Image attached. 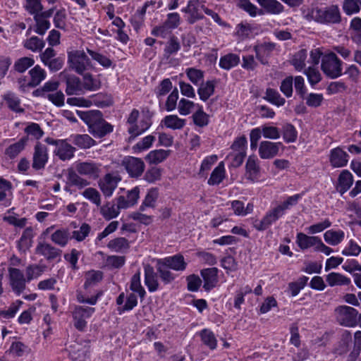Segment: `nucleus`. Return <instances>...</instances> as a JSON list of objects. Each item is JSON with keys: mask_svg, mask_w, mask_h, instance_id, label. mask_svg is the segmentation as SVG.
<instances>
[{"mask_svg": "<svg viewBox=\"0 0 361 361\" xmlns=\"http://www.w3.org/2000/svg\"><path fill=\"white\" fill-rule=\"evenodd\" d=\"M78 116L87 126L88 132L96 139H102L114 131V126L107 122L99 110H76Z\"/></svg>", "mask_w": 361, "mask_h": 361, "instance_id": "nucleus-1", "label": "nucleus"}, {"mask_svg": "<svg viewBox=\"0 0 361 361\" xmlns=\"http://www.w3.org/2000/svg\"><path fill=\"white\" fill-rule=\"evenodd\" d=\"M67 57L69 68L79 75L93 68L90 59L82 50L68 51Z\"/></svg>", "mask_w": 361, "mask_h": 361, "instance_id": "nucleus-2", "label": "nucleus"}, {"mask_svg": "<svg viewBox=\"0 0 361 361\" xmlns=\"http://www.w3.org/2000/svg\"><path fill=\"white\" fill-rule=\"evenodd\" d=\"M310 16L315 21L324 24L338 23L341 20L339 8L335 5L324 8H314Z\"/></svg>", "mask_w": 361, "mask_h": 361, "instance_id": "nucleus-3", "label": "nucleus"}, {"mask_svg": "<svg viewBox=\"0 0 361 361\" xmlns=\"http://www.w3.org/2000/svg\"><path fill=\"white\" fill-rule=\"evenodd\" d=\"M322 70L330 78H337L342 74V61L334 52H330L322 56Z\"/></svg>", "mask_w": 361, "mask_h": 361, "instance_id": "nucleus-4", "label": "nucleus"}, {"mask_svg": "<svg viewBox=\"0 0 361 361\" xmlns=\"http://www.w3.org/2000/svg\"><path fill=\"white\" fill-rule=\"evenodd\" d=\"M8 279L9 286L16 296H20L26 289L27 283H29L23 271L16 267L8 268Z\"/></svg>", "mask_w": 361, "mask_h": 361, "instance_id": "nucleus-5", "label": "nucleus"}, {"mask_svg": "<svg viewBox=\"0 0 361 361\" xmlns=\"http://www.w3.org/2000/svg\"><path fill=\"white\" fill-rule=\"evenodd\" d=\"M95 312V308L87 306L76 305L72 311L74 327L79 331L83 332L87 329V319Z\"/></svg>", "mask_w": 361, "mask_h": 361, "instance_id": "nucleus-6", "label": "nucleus"}, {"mask_svg": "<svg viewBox=\"0 0 361 361\" xmlns=\"http://www.w3.org/2000/svg\"><path fill=\"white\" fill-rule=\"evenodd\" d=\"M358 312L356 309L347 306L341 305L334 310V315L338 323L345 326H355L357 324Z\"/></svg>", "mask_w": 361, "mask_h": 361, "instance_id": "nucleus-7", "label": "nucleus"}, {"mask_svg": "<svg viewBox=\"0 0 361 361\" xmlns=\"http://www.w3.org/2000/svg\"><path fill=\"white\" fill-rule=\"evenodd\" d=\"M122 165L129 176L135 178H140L143 174L145 168L142 159L131 156L126 157L122 161Z\"/></svg>", "mask_w": 361, "mask_h": 361, "instance_id": "nucleus-8", "label": "nucleus"}, {"mask_svg": "<svg viewBox=\"0 0 361 361\" xmlns=\"http://www.w3.org/2000/svg\"><path fill=\"white\" fill-rule=\"evenodd\" d=\"M37 255L44 257L48 262H51L58 259V262L61 261L62 250L57 248L49 243L39 242L35 249Z\"/></svg>", "mask_w": 361, "mask_h": 361, "instance_id": "nucleus-9", "label": "nucleus"}, {"mask_svg": "<svg viewBox=\"0 0 361 361\" xmlns=\"http://www.w3.org/2000/svg\"><path fill=\"white\" fill-rule=\"evenodd\" d=\"M284 214L285 210L279 204L276 207L270 210L259 223L255 224L254 226L259 231L265 230Z\"/></svg>", "mask_w": 361, "mask_h": 361, "instance_id": "nucleus-10", "label": "nucleus"}, {"mask_svg": "<svg viewBox=\"0 0 361 361\" xmlns=\"http://www.w3.org/2000/svg\"><path fill=\"white\" fill-rule=\"evenodd\" d=\"M203 279V288L210 292L218 283V269L216 267L205 268L200 271Z\"/></svg>", "mask_w": 361, "mask_h": 361, "instance_id": "nucleus-11", "label": "nucleus"}, {"mask_svg": "<svg viewBox=\"0 0 361 361\" xmlns=\"http://www.w3.org/2000/svg\"><path fill=\"white\" fill-rule=\"evenodd\" d=\"M48 159L49 157L47 152V147L42 145L40 143H37L35 146V152L33 154L32 164L33 169L36 171L43 169L48 161Z\"/></svg>", "mask_w": 361, "mask_h": 361, "instance_id": "nucleus-12", "label": "nucleus"}, {"mask_svg": "<svg viewBox=\"0 0 361 361\" xmlns=\"http://www.w3.org/2000/svg\"><path fill=\"white\" fill-rule=\"evenodd\" d=\"M200 0H188L187 6L181 8V12L189 14L187 20L189 24H194L204 18V15L199 12Z\"/></svg>", "mask_w": 361, "mask_h": 361, "instance_id": "nucleus-13", "label": "nucleus"}, {"mask_svg": "<svg viewBox=\"0 0 361 361\" xmlns=\"http://www.w3.org/2000/svg\"><path fill=\"white\" fill-rule=\"evenodd\" d=\"M160 260L165 267L176 271H185L188 265L183 255L180 253L166 257Z\"/></svg>", "mask_w": 361, "mask_h": 361, "instance_id": "nucleus-14", "label": "nucleus"}, {"mask_svg": "<svg viewBox=\"0 0 361 361\" xmlns=\"http://www.w3.org/2000/svg\"><path fill=\"white\" fill-rule=\"evenodd\" d=\"M119 180L120 179L116 176L111 173H107L103 180L99 182V187L106 197H110L113 195Z\"/></svg>", "mask_w": 361, "mask_h": 361, "instance_id": "nucleus-15", "label": "nucleus"}, {"mask_svg": "<svg viewBox=\"0 0 361 361\" xmlns=\"http://www.w3.org/2000/svg\"><path fill=\"white\" fill-rule=\"evenodd\" d=\"M34 238L33 228L31 226L24 229L20 239L17 241L16 247L20 253L25 254L32 246Z\"/></svg>", "mask_w": 361, "mask_h": 361, "instance_id": "nucleus-16", "label": "nucleus"}, {"mask_svg": "<svg viewBox=\"0 0 361 361\" xmlns=\"http://www.w3.org/2000/svg\"><path fill=\"white\" fill-rule=\"evenodd\" d=\"M281 145V142H262L259 147L260 157L264 159H269L274 157L278 154L279 147Z\"/></svg>", "mask_w": 361, "mask_h": 361, "instance_id": "nucleus-17", "label": "nucleus"}, {"mask_svg": "<svg viewBox=\"0 0 361 361\" xmlns=\"http://www.w3.org/2000/svg\"><path fill=\"white\" fill-rule=\"evenodd\" d=\"M348 157V154L341 147H336L330 152L329 161L334 168L343 167L346 166Z\"/></svg>", "mask_w": 361, "mask_h": 361, "instance_id": "nucleus-18", "label": "nucleus"}, {"mask_svg": "<svg viewBox=\"0 0 361 361\" xmlns=\"http://www.w3.org/2000/svg\"><path fill=\"white\" fill-rule=\"evenodd\" d=\"M68 140L80 149H90L97 145V142L87 134H72Z\"/></svg>", "mask_w": 361, "mask_h": 361, "instance_id": "nucleus-19", "label": "nucleus"}, {"mask_svg": "<svg viewBox=\"0 0 361 361\" xmlns=\"http://www.w3.org/2000/svg\"><path fill=\"white\" fill-rule=\"evenodd\" d=\"M75 152V147L68 143L66 140H62L54 152L61 161H67L74 157Z\"/></svg>", "mask_w": 361, "mask_h": 361, "instance_id": "nucleus-20", "label": "nucleus"}, {"mask_svg": "<svg viewBox=\"0 0 361 361\" xmlns=\"http://www.w3.org/2000/svg\"><path fill=\"white\" fill-rule=\"evenodd\" d=\"M145 284L147 287L149 292L154 293L159 289V282L157 279V273L154 271V268L147 265L144 268Z\"/></svg>", "mask_w": 361, "mask_h": 361, "instance_id": "nucleus-21", "label": "nucleus"}, {"mask_svg": "<svg viewBox=\"0 0 361 361\" xmlns=\"http://www.w3.org/2000/svg\"><path fill=\"white\" fill-rule=\"evenodd\" d=\"M159 195V189L157 188H149L139 207V210L144 212L146 208H155Z\"/></svg>", "mask_w": 361, "mask_h": 361, "instance_id": "nucleus-22", "label": "nucleus"}, {"mask_svg": "<svg viewBox=\"0 0 361 361\" xmlns=\"http://www.w3.org/2000/svg\"><path fill=\"white\" fill-rule=\"evenodd\" d=\"M216 85V80L215 79L207 80L205 82H202L197 89L200 99L202 102H207L214 94Z\"/></svg>", "mask_w": 361, "mask_h": 361, "instance_id": "nucleus-23", "label": "nucleus"}, {"mask_svg": "<svg viewBox=\"0 0 361 361\" xmlns=\"http://www.w3.org/2000/svg\"><path fill=\"white\" fill-rule=\"evenodd\" d=\"M202 345L213 351L217 348V339L214 333L209 329H203L198 332Z\"/></svg>", "mask_w": 361, "mask_h": 361, "instance_id": "nucleus-24", "label": "nucleus"}, {"mask_svg": "<svg viewBox=\"0 0 361 361\" xmlns=\"http://www.w3.org/2000/svg\"><path fill=\"white\" fill-rule=\"evenodd\" d=\"M2 98L11 111L16 113L24 112V109L20 106V99L14 92H7L2 96Z\"/></svg>", "mask_w": 361, "mask_h": 361, "instance_id": "nucleus-25", "label": "nucleus"}, {"mask_svg": "<svg viewBox=\"0 0 361 361\" xmlns=\"http://www.w3.org/2000/svg\"><path fill=\"white\" fill-rule=\"evenodd\" d=\"M320 238L317 236H310L303 233L297 234L296 243L301 250H306L311 247H317Z\"/></svg>", "mask_w": 361, "mask_h": 361, "instance_id": "nucleus-26", "label": "nucleus"}, {"mask_svg": "<svg viewBox=\"0 0 361 361\" xmlns=\"http://www.w3.org/2000/svg\"><path fill=\"white\" fill-rule=\"evenodd\" d=\"M92 106L94 105L99 108H106L113 104V99L111 95L104 92H98L89 96Z\"/></svg>", "mask_w": 361, "mask_h": 361, "instance_id": "nucleus-27", "label": "nucleus"}, {"mask_svg": "<svg viewBox=\"0 0 361 361\" xmlns=\"http://www.w3.org/2000/svg\"><path fill=\"white\" fill-rule=\"evenodd\" d=\"M104 274L102 271L92 269L85 274L83 288L85 290L97 285L103 279Z\"/></svg>", "mask_w": 361, "mask_h": 361, "instance_id": "nucleus-28", "label": "nucleus"}, {"mask_svg": "<svg viewBox=\"0 0 361 361\" xmlns=\"http://www.w3.org/2000/svg\"><path fill=\"white\" fill-rule=\"evenodd\" d=\"M225 178V165L223 161H221L212 171L210 177L207 180V184L209 185H218L224 180Z\"/></svg>", "mask_w": 361, "mask_h": 361, "instance_id": "nucleus-29", "label": "nucleus"}, {"mask_svg": "<svg viewBox=\"0 0 361 361\" xmlns=\"http://www.w3.org/2000/svg\"><path fill=\"white\" fill-rule=\"evenodd\" d=\"M28 141V137L24 136L18 142L9 145L5 149V154L11 159H15L24 149Z\"/></svg>", "mask_w": 361, "mask_h": 361, "instance_id": "nucleus-30", "label": "nucleus"}, {"mask_svg": "<svg viewBox=\"0 0 361 361\" xmlns=\"http://www.w3.org/2000/svg\"><path fill=\"white\" fill-rule=\"evenodd\" d=\"M29 75H30V80L27 82V85L31 87H35L40 84L46 78V72L39 65H36L33 68L30 70Z\"/></svg>", "mask_w": 361, "mask_h": 361, "instance_id": "nucleus-31", "label": "nucleus"}, {"mask_svg": "<svg viewBox=\"0 0 361 361\" xmlns=\"http://www.w3.org/2000/svg\"><path fill=\"white\" fill-rule=\"evenodd\" d=\"M66 93L68 95L80 94L82 92V82L77 76H71L66 81Z\"/></svg>", "mask_w": 361, "mask_h": 361, "instance_id": "nucleus-32", "label": "nucleus"}, {"mask_svg": "<svg viewBox=\"0 0 361 361\" xmlns=\"http://www.w3.org/2000/svg\"><path fill=\"white\" fill-rule=\"evenodd\" d=\"M161 122L166 128L172 130H180L185 126V119L180 118L176 114L166 116Z\"/></svg>", "mask_w": 361, "mask_h": 361, "instance_id": "nucleus-33", "label": "nucleus"}, {"mask_svg": "<svg viewBox=\"0 0 361 361\" xmlns=\"http://www.w3.org/2000/svg\"><path fill=\"white\" fill-rule=\"evenodd\" d=\"M240 63V56L235 54H228L221 56L219 66L224 70L228 71Z\"/></svg>", "mask_w": 361, "mask_h": 361, "instance_id": "nucleus-34", "label": "nucleus"}, {"mask_svg": "<svg viewBox=\"0 0 361 361\" xmlns=\"http://www.w3.org/2000/svg\"><path fill=\"white\" fill-rule=\"evenodd\" d=\"M274 48L275 45L271 43L257 45L255 47L256 57L262 63L265 64L267 63V57Z\"/></svg>", "mask_w": 361, "mask_h": 361, "instance_id": "nucleus-35", "label": "nucleus"}, {"mask_svg": "<svg viewBox=\"0 0 361 361\" xmlns=\"http://www.w3.org/2000/svg\"><path fill=\"white\" fill-rule=\"evenodd\" d=\"M45 265L32 264L25 268V278L28 283L38 279L44 272Z\"/></svg>", "mask_w": 361, "mask_h": 361, "instance_id": "nucleus-36", "label": "nucleus"}, {"mask_svg": "<svg viewBox=\"0 0 361 361\" xmlns=\"http://www.w3.org/2000/svg\"><path fill=\"white\" fill-rule=\"evenodd\" d=\"M258 4L271 14H279L283 11V6L277 0H257Z\"/></svg>", "mask_w": 361, "mask_h": 361, "instance_id": "nucleus-37", "label": "nucleus"}, {"mask_svg": "<svg viewBox=\"0 0 361 361\" xmlns=\"http://www.w3.org/2000/svg\"><path fill=\"white\" fill-rule=\"evenodd\" d=\"M338 190L341 193L345 192L353 183L352 173L348 170H343L338 176Z\"/></svg>", "mask_w": 361, "mask_h": 361, "instance_id": "nucleus-38", "label": "nucleus"}, {"mask_svg": "<svg viewBox=\"0 0 361 361\" xmlns=\"http://www.w3.org/2000/svg\"><path fill=\"white\" fill-rule=\"evenodd\" d=\"M130 290H132L133 293H137L141 300L145 299L146 291L141 284L140 271L135 273L132 276L130 279Z\"/></svg>", "mask_w": 361, "mask_h": 361, "instance_id": "nucleus-39", "label": "nucleus"}, {"mask_svg": "<svg viewBox=\"0 0 361 361\" xmlns=\"http://www.w3.org/2000/svg\"><path fill=\"white\" fill-rule=\"evenodd\" d=\"M169 269L161 263L160 259L157 261V273L164 284L171 283L176 279V276Z\"/></svg>", "mask_w": 361, "mask_h": 361, "instance_id": "nucleus-40", "label": "nucleus"}, {"mask_svg": "<svg viewBox=\"0 0 361 361\" xmlns=\"http://www.w3.org/2000/svg\"><path fill=\"white\" fill-rule=\"evenodd\" d=\"M69 239L68 231L65 228L57 229L51 235V241L61 247L66 246Z\"/></svg>", "mask_w": 361, "mask_h": 361, "instance_id": "nucleus-41", "label": "nucleus"}, {"mask_svg": "<svg viewBox=\"0 0 361 361\" xmlns=\"http://www.w3.org/2000/svg\"><path fill=\"white\" fill-rule=\"evenodd\" d=\"M86 51L91 56L92 59L97 62L104 68L107 69L113 66V61L108 56L102 53L89 48H87Z\"/></svg>", "mask_w": 361, "mask_h": 361, "instance_id": "nucleus-42", "label": "nucleus"}, {"mask_svg": "<svg viewBox=\"0 0 361 361\" xmlns=\"http://www.w3.org/2000/svg\"><path fill=\"white\" fill-rule=\"evenodd\" d=\"M107 247L112 251H115L116 252H122L129 249L130 244L128 239L126 238L118 237L111 240L108 243Z\"/></svg>", "mask_w": 361, "mask_h": 361, "instance_id": "nucleus-43", "label": "nucleus"}, {"mask_svg": "<svg viewBox=\"0 0 361 361\" xmlns=\"http://www.w3.org/2000/svg\"><path fill=\"white\" fill-rule=\"evenodd\" d=\"M345 238V233L341 230H329L324 234V240L331 245H337L341 243Z\"/></svg>", "mask_w": 361, "mask_h": 361, "instance_id": "nucleus-44", "label": "nucleus"}, {"mask_svg": "<svg viewBox=\"0 0 361 361\" xmlns=\"http://www.w3.org/2000/svg\"><path fill=\"white\" fill-rule=\"evenodd\" d=\"M169 150L154 149L146 156L145 159L150 164H157L164 161L169 156Z\"/></svg>", "mask_w": 361, "mask_h": 361, "instance_id": "nucleus-45", "label": "nucleus"}, {"mask_svg": "<svg viewBox=\"0 0 361 361\" xmlns=\"http://www.w3.org/2000/svg\"><path fill=\"white\" fill-rule=\"evenodd\" d=\"M197 105L199 109L192 114V121L196 126L204 128L209 123V116L204 111L202 105Z\"/></svg>", "mask_w": 361, "mask_h": 361, "instance_id": "nucleus-46", "label": "nucleus"}, {"mask_svg": "<svg viewBox=\"0 0 361 361\" xmlns=\"http://www.w3.org/2000/svg\"><path fill=\"white\" fill-rule=\"evenodd\" d=\"M180 49V44L178 37L172 36L170 37L164 48V56L165 59H168L171 56L176 54Z\"/></svg>", "mask_w": 361, "mask_h": 361, "instance_id": "nucleus-47", "label": "nucleus"}, {"mask_svg": "<svg viewBox=\"0 0 361 361\" xmlns=\"http://www.w3.org/2000/svg\"><path fill=\"white\" fill-rule=\"evenodd\" d=\"M326 280L330 286L348 285L350 283L349 278L336 272L329 274Z\"/></svg>", "mask_w": 361, "mask_h": 361, "instance_id": "nucleus-48", "label": "nucleus"}, {"mask_svg": "<svg viewBox=\"0 0 361 361\" xmlns=\"http://www.w3.org/2000/svg\"><path fill=\"white\" fill-rule=\"evenodd\" d=\"M100 213L106 220L109 221L116 218L120 214V211L116 204L107 202L101 207Z\"/></svg>", "mask_w": 361, "mask_h": 361, "instance_id": "nucleus-49", "label": "nucleus"}, {"mask_svg": "<svg viewBox=\"0 0 361 361\" xmlns=\"http://www.w3.org/2000/svg\"><path fill=\"white\" fill-rule=\"evenodd\" d=\"M23 302L16 300L12 302L7 310H0V319H11L16 317Z\"/></svg>", "mask_w": 361, "mask_h": 361, "instance_id": "nucleus-50", "label": "nucleus"}, {"mask_svg": "<svg viewBox=\"0 0 361 361\" xmlns=\"http://www.w3.org/2000/svg\"><path fill=\"white\" fill-rule=\"evenodd\" d=\"M9 353L15 357H23L27 355L30 348L21 341H14L10 345Z\"/></svg>", "mask_w": 361, "mask_h": 361, "instance_id": "nucleus-51", "label": "nucleus"}, {"mask_svg": "<svg viewBox=\"0 0 361 361\" xmlns=\"http://www.w3.org/2000/svg\"><path fill=\"white\" fill-rule=\"evenodd\" d=\"M185 74L189 80L195 85H198L201 82H203L204 77V72L196 68H188L185 70Z\"/></svg>", "mask_w": 361, "mask_h": 361, "instance_id": "nucleus-52", "label": "nucleus"}, {"mask_svg": "<svg viewBox=\"0 0 361 361\" xmlns=\"http://www.w3.org/2000/svg\"><path fill=\"white\" fill-rule=\"evenodd\" d=\"M34 63L35 60L32 58L27 56L21 57L15 61L13 69L19 73H23L32 66Z\"/></svg>", "mask_w": 361, "mask_h": 361, "instance_id": "nucleus-53", "label": "nucleus"}, {"mask_svg": "<svg viewBox=\"0 0 361 361\" xmlns=\"http://www.w3.org/2000/svg\"><path fill=\"white\" fill-rule=\"evenodd\" d=\"M264 99L277 106H283L286 102V99L276 90L271 88L267 89Z\"/></svg>", "mask_w": 361, "mask_h": 361, "instance_id": "nucleus-54", "label": "nucleus"}, {"mask_svg": "<svg viewBox=\"0 0 361 361\" xmlns=\"http://www.w3.org/2000/svg\"><path fill=\"white\" fill-rule=\"evenodd\" d=\"M307 53L306 49H301L295 53L291 61V64L296 71H301L305 67V61Z\"/></svg>", "mask_w": 361, "mask_h": 361, "instance_id": "nucleus-55", "label": "nucleus"}, {"mask_svg": "<svg viewBox=\"0 0 361 361\" xmlns=\"http://www.w3.org/2000/svg\"><path fill=\"white\" fill-rule=\"evenodd\" d=\"M138 304L137 295L131 293L126 296V300L122 307H118L117 311L118 314H122L126 312H130L133 310Z\"/></svg>", "mask_w": 361, "mask_h": 361, "instance_id": "nucleus-56", "label": "nucleus"}, {"mask_svg": "<svg viewBox=\"0 0 361 361\" xmlns=\"http://www.w3.org/2000/svg\"><path fill=\"white\" fill-rule=\"evenodd\" d=\"M217 160L218 157L216 154L205 157L201 162L199 174L201 176H207L208 171L211 169L212 166L217 161Z\"/></svg>", "mask_w": 361, "mask_h": 361, "instance_id": "nucleus-57", "label": "nucleus"}, {"mask_svg": "<svg viewBox=\"0 0 361 361\" xmlns=\"http://www.w3.org/2000/svg\"><path fill=\"white\" fill-rule=\"evenodd\" d=\"M44 46V41L36 36H32L27 39L24 44V47L27 49L31 50L34 52L41 51Z\"/></svg>", "mask_w": 361, "mask_h": 361, "instance_id": "nucleus-58", "label": "nucleus"}, {"mask_svg": "<svg viewBox=\"0 0 361 361\" xmlns=\"http://www.w3.org/2000/svg\"><path fill=\"white\" fill-rule=\"evenodd\" d=\"M76 170L80 175L94 176L98 172V169L93 163L81 162L77 165Z\"/></svg>", "mask_w": 361, "mask_h": 361, "instance_id": "nucleus-59", "label": "nucleus"}, {"mask_svg": "<svg viewBox=\"0 0 361 361\" xmlns=\"http://www.w3.org/2000/svg\"><path fill=\"white\" fill-rule=\"evenodd\" d=\"M34 20L35 21V32L39 35H44L46 32L50 28L51 23L49 20L44 19L38 15L33 16Z\"/></svg>", "mask_w": 361, "mask_h": 361, "instance_id": "nucleus-60", "label": "nucleus"}, {"mask_svg": "<svg viewBox=\"0 0 361 361\" xmlns=\"http://www.w3.org/2000/svg\"><path fill=\"white\" fill-rule=\"evenodd\" d=\"M91 226L87 223H82L78 230L72 232L71 238L75 239L78 242L83 241L90 234Z\"/></svg>", "mask_w": 361, "mask_h": 361, "instance_id": "nucleus-61", "label": "nucleus"}, {"mask_svg": "<svg viewBox=\"0 0 361 361\" xmlns=\"http://www.w3.org/2000/svg\"><path fill=\"white\" fill-rule=\"evenodd\" d=\"M154 116V112L150 111L149 109L142 111V118L140 121L139 126L143 133L147 131L152 125V118Z\"/></svg>", "mask_w": 361, "mask_h": 361, "instance_id": "nucleus-62", "label": "nucleus"}, {"mask_svg": "<svg viewBox=\"0 0 361 361\" xmlns=\"http://www.w3.org/2000/svg\"><path fill=\"white\" fill-rule=\"evenodd\" d=\"M162 170L157 166L148 169L144 175V180L149 183H153L161 179Z\"/></svg>", "mask_w": 361, "mask_h": 361, "instance_id": "nucleus-63", "label": "nucleus"}, {"mask_svg": "<svg viewBox=\"0 0 361 361\" xmlns=\"http://www.w3.org/2000/svg\"><path fill=\"white\" fill-rule=\"evenodd\" d=\"M283 136L286 142H294L297 139L298 132L292 124L286 123L283 126Z\"/></svg>", "mask_w": 361, "mask_h": 361, "instance_id": "nucleus-64", "label": "nucleus"}]
</instances>
